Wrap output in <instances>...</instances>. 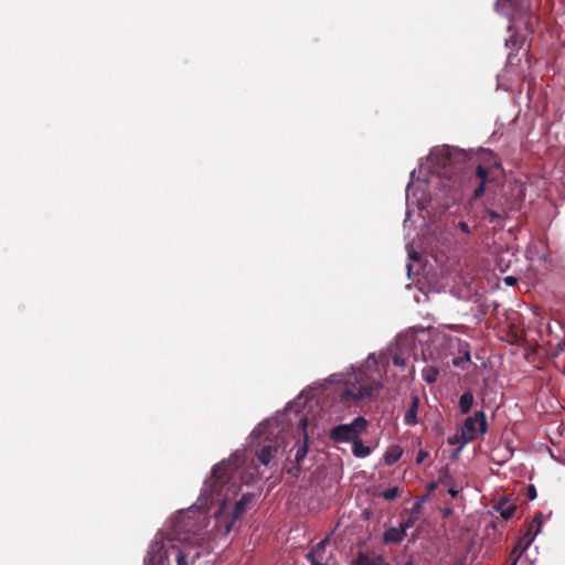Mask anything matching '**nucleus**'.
<instances>
[{
	"mask_svg": "<svg viewBox=\"0 0 565 565\" xmlns=\"http://www.w3.org/2000/svg\"><path fill=\"white\" fill-rule=\"evenodd\" d=\"M498 6L511 21L525 18V29L530 32L534 31L537 18L530 14L531 0H498Z\"/></svg>",
	"mask_w": 565,
	"mask_h": 565,
	"instance_id": "39448f33",
	"label": "nucleus"
},
{
	"mask_svg": "<svg viewBox=\"0 0 565 565\" xmlns=\"http://www.w3.org/2000/svg\"><path fill=\"white\" fill-rule=\"evenodd\" d=\"M445 345L454 350L456 349L458 352V356L452 359V365L460 367L465 362L470 361V347L469 343L457 338V337H446L445 339Z\"/></svg>",
	"mask_w": 565,
	"mask_h": 565,
	"instance_id": "9d476101",
	"label": "nucleus"
},
{
	"mask_svg": "<svg viewBox=\"0 0 565 565\" xmlns=\"http://www.w3.org/2000/svg\"><path fill=\"white\" fill-rule=\"evenodd\" d=\"M504 282L508 286H513L516 282V278H514L513 276H508L504 278Z\"/></svg>",
	"mask_w": 565,
	"mask_h": 565,
	"instance_id": "2f4dec72",
	"label": "nucleus"
},
{
	"mask_svg": "<svg viewBox=\"0 0 565 565\" xmlns=\"http://www.w3.org/2000/svg\"><path fill=\"white\" fill-rule=\"evenodd\" d=\"M542 523H543V515L541 512H539L534 515L533 520L529 524L527 531L525 532V534L522 537L527 539L529 543L532 544L536 534L541 530Z\"/></svg>",
	"mask_w": 565,
	"mask_h": 565,
	"instance_id": "ddd939ff",
	"label": "nucleus"
},
{
	"mask_svg": "<svg viewBox=\"0 0 565 565\" xmlns=\"http://www.w3.org/2000/svg\"><path fill=\"white\" fill-rule=\"evenodd\" d=\"M458 228L463 233V234H470L471 233V230H470V226L468 225L467 222L465 221H460L458 223Z\"/></svg>",
	"mask_w": 565,
	"mask_h": 565,
	"instance_id": "7c9ffc66",
	"label": "nucleus"
},
{
	"mask_svg": "<svg viewBox=\"0 0 565 565\" xmlns=\"http://www.w3.org/2000/svg\"><path fill=\"white\" fill-rule=\"evenodd\" d=\"M392 362L396 366H401V367L406 366V359L404 356L399 355V354H395L392 358Z\"/></svg>",
	"mask_w": 565,
	"mask_h": 565,
	"instance_id": "cd10ccee",
	"label": "nucleus"
},
{
	"mask_svg": "<svg viewBox=\"0 0 565 565\" xmlns=\"http://www.w3.org/2000/svg\"><path fill=\"white\" fill-rule=\"evenodd\" d=\"M286 452V444L279 431H270L264 439L263 445L256 452L258 462L266 467L277 466V460Z\"/></svg>",
	"mask_w": 565,
	"mask_h": 565,
	"instance_id": "20e7f679",
	"label": "nucleus"
},
{
	"mask_svg": "<svg viewBox=\"0 0 565 565\" xmlns=\"http://www.w3.org/2000/svg\"><path fill=\"white\" fill-rule=\"evenodd\" d=\"M198 535H199V534H198L195 531H193V539H192V542H193V543H194V542H196V541H199Z\"/></svg>",
	"mask_w": 565,
	"mask_h": 565,
	"instance_id": "c9c22d12",
	"label": "nucleus"
},
{
	"mask_svg": "<svg viewBox=\"0 0 565 565\" xmlns=\"http://www.w3.org/2000/svg\"><path fill=\"white\" fill-rule=\"evenodd\" d=\"M403 455V449L398 445L388 447L384 455V461L386 465L392 466L396 463Z\"/></svg>",
	"mask_w": 565,
	"mask_h": 565,
	"instance_id": "a211bd4d",
	"label": "nucleus"
},
{
	"mask_svg": "<svg viewBox=\"0 0 565 565\" xmlns=\"http://www.w3.org/2000/svg\"><path fill=\"white\" fill-rule=\"evenodd\" d=\"M328 543V537L323 539L319 543H317L306 555L307 558H323V555L326 553V546Z\"/></svg>",
	"mask_w": 565,
	"mask_h": 565,
	"instance_id": "aec40b11",
	"label": "nucleus"
},
{
	"mask_svg": "<svg viewBox=\"0 0 565 565\" xmlns=\"http://www.w3.org/2000/svg\"><path fill=\"white\" fill-rule=\"evenodd\" d=\"M405 565H414V562L412 559L407 561Z\"/></svg>",
	"mask_w": 565,
	"mask_h": 565,
	"instance_id": "58836bf2",
	"label": "nucleus"
},
{
	"mask_svg": "<svg viewBox=\"0 0 565 565\" xmlns=\"http://www.w3.org/2000/svg\"><path fill=\"white\" fill-rule=\"evenodd\" d=\"M447 443L449 445H459L458 450H460L466 444L470 443V439L466 435L461 436V429L457 431L454 436L448 437Z\"/></svg>",
	"mask_w": 565,
	"mask_h": 565,
	"instance_id": "5701e85b",
	"label": "nucleus"
},
{
	"mask_svg": "<svg viewBox=\"0 0 565 565\" xmlns=\"http://www.w3.org/2000/svg\"><path fill=\"white\" fill-rule=\"evenodd\" d=\"M200 556V553L199 552H195L193 555H192V558L195 559V558H199Z\"/></svg>",
	"mask_w": 565,
	"mask_h": 565,
	"instance_id": "4c0bfd02",
	"label": "nucleus"
},
{
	"mask_svg": "<svg viewBox=\"0 0 565 565\" xmlns=\"http://www.w3.org/2000/svg\"><path fill=\"white\" fill-rule=\"evenodd\" d=\"M449 494L452 497V498H456L458 495V490L454 489V488H450L448 490Z\"/></svg>",
	"mask_w": 565,
	"mask_h": 565,
	"instance_id": "72a5a7b5",
	"label": "nucleus"
},
{
	"mask_svg": "<svg viewBox=\"0 0 565 565\" xmlns=\"http://www.w3.org/2000/svg\"><path fill=\"white\" fill-rule=\"evenodd\" d=\"M537 495L536 488L533 484H529L526 488V497L529 500H534Z\"/></svg>",
	"mask_w": 565,
	"mask_h": 565,
	"instance_id": "c85d7f7f",
	"label": "nucleus"
},
{
	"mask_svg": "<svg viewBox=\"0 0 565 565\" xmlns=\"http://www.w3.org/2000/svg\"><path fill=\"white\" fill-rule=\"evenodd\" d=\"M239 490L237 481L232 476L231 465L222 461L214 466L211 477L204 482L203 491L212 501L225 503L234 498Z\"/></svg>",
	"mask_w": 565,
	"mask_h": 565,
	"instance_id": "f03ea898",
	"label": "nucleus"
},
{
	"mask_svg": "<svg viewBox=\"0 0 565 565\" xmlns=\"http://www.w3.org/2000/svg\"><path fill=\"white\" fill-rule=\"evenodd\" d=\"M246 502H247L246 498L243 497L239 501H237L235 503V507L233 509V521L227 526V530H230L233 522H235L238 518H241L243 515V513L245 512Z\"/></svg>",
	"mask_w": 565,
	"mask_h": 565,
	"instance_id": "b1692460",
	"label": "nucleus"
},
{
	"mask_svg": "<svg viewBox=\"0 0 565 565\" xmlns=\"http://www.w3.org/2000/svg\"><path fill=\"white\" fill-rule=\"evenodd\" d=\"M415 523L414 518L409 516L399 524V527L391 526L383 534L384 544H399L406 536V532Z\"/></svg>",
	"mask_w": 565,
	"mask_h": 565,
	"instance_id": "9b49d317",
	"label": "nucleus"
},
{
	"mask_svg": "<svg viewBox=\"0 0 565 565\" xmlns=\"http://www.w3.org/2000/svg\"><path fill=\"white\" fill-rule=\"evenodd\" d=\"M475 403L473 394L470 391L465 392L459 398V408L461 414H468Z\"/></svg>",
	"mask_w": 565,
	"mask_h": 565,
	"instance_id": "6ab92c4d",
	"label": "nucleus"
},
{
	"mask_svg": "<svg viewBox=\"0 0 565 565\" xmlns=\"http://www.w3.org/2000/svg\"><path fill=\"white\" fill-rule=\"evenodd\" d=\"M343 387L339 396L347 406H356L361 401L373 399L383 388L381 381L365 367L352 369L343 375Z\"/></svg>",
	"mask_w": 565,
	"mask_h": 565,
	"instance_id": "f257e3e1",
	"label": "nucleus"
},
{
	"mask_svg": "<svg viewBox=\"0 0 565 565\" xmlns=\"http://www.w3.org/2000/svg\"><path fill=\"white\" fill-rule=\"evenodd\" d=\"M495 510L504 520H510L514 515L516 507L507 499H500L495 504Z\"/></svg>",
	"mask_w": 565,
	"mask_h": 565,
	"instance_id": "4468645a",
	"label": "nucleus"
},
{
	"mask_svg": "<svg viewBox=\"0 0 565 565\" xmlns=\"http://www.w3.org/2000/svg\"><path fill=\"white\" fill-rule=\"evenodd\" d=\"M352 454L358 458H365L371 454V448L369 446H365L359 438L353 443Z\"/></svg>",
	"mask_w": 565,
	"mask_h": 565,
	"instance_id": "412c9836",
	"label": "nucleus"
},
{
	"mask_svg": "<svg viewBox=\"0 0 565 565\" xmlns=\"http://www.w3.org/2000/svg\"><path fill=\"white\" fill-rule=\"evenodd\" d=\"M419 406V399L417 396L412 398L409 408L407 409L404 422L406 425L413 426L417 424V409Z\"/></svg>",
	"mask_w": 565,
	"mask_h": 565,
	"instance_id": "f3484780",
	"label": "nucleus"
},
{
	"mask_svg": "<svg viewBox=\"0 0 565 565\" xmlns=\"http://www.w3.org/2000/svg\"><path fill=\"white\" fill-rule=\"evenodd\" d=\"M398 494H399L398 488L392 487V488L384 490L381 495L383 499L391 501V500H394L395 498H397Z\"/></svg>",
	"mask_w": 565,
	"mask_h": 565,
	"instance_id": "a878e982",
	"label": "nucleus"
},
{
	"mask_svg": "<svg viewBox=\"0 0 565 565\" xmlns=\"http://www.w3.org/2000/svg\"><path fill=\"white\" fill-rule=\"evenodd\" d=\"M307 424H308L307 417H301L299 419V425H298L299 438L290 449V452H292L295 450V459H294V463L290 467L286 468V472L288 475L292 476L294 478L299 477L300 471H301L300 463L306 458V456L308 454V435L306 431Z\"/></svg>",
	"mask_w": 565,
	"mask_h": 565,
	"instance_id": "6e6552de",
	"label": "nucleus"
},
{
	"mask_svg": "<svg viewBox=\"0 0 565 565\" xmlns=\"http://www.w3.org/2000/svg\"><path fill=\"white\" fill-rule=\"evenodd\" d=\"M501 173V161L495 153L484 150L480 162L476 164L469 175L468 185L471 186V200H479L486 192L487 184L494 182Z\"/></svg>",
	"mask_w": 565,
	"mask_h": 565,
	"instance_id": "7ed1b4c3",
	"label": "nucleus"
},
{
	"mask_svg": "<svg viewBox=\"0 0 565 565\" xmlns=\"http://www.w3.org/2000/svg\"><path fill=\"white\" fill-rule=\"evenodd\" d=\"M518 559H519V557H518V555H516V556L514 557L513 562H512L510 565H516V564H518Z\"/></svg>",
	"mask_w": 565,
	"mask_h": 565,
	"instance_id": "e433bc0d",
	"label": "nucleus"
},
{
	"mask_svg": "<svg viewBox=\"0 0 565 565\" xmlns=\"http://www.w3.org/2000/svg\"><path fill=\"white\" fill-rule=\"evenodd\" d=\"M443 174L452 179L457 173L465 171L470 166L471 158L468 152L458 148L446 147L441 150Z\"/></svg>",
	"mask_w": 565,
	"mask_h": 565,
	"instance_id": "423d86ee",
	"label": "nucleus"
},
{
	"mask_svg": "<svg viewBox=\"0 0 565 565\" xmlns=\"http://www.w3.org/2000/svg\"><path fill=\"white\" fill-rule=\"evenodd\" d=\"M427 457H428V451L422 449V450L418 451L415 461H416L417 465H420V463H423L425 461V459Z\"/></svg>",
	"mask_w": 565,
	"mask_h": 565,
	"instance_id": "c756f323",
	"label": "nucleus"
},
{
	"mask_svg": "<svg viewBox=\"0 0 565 565\" xmlns=\"http://www.w3.org/2000/svg\"><path fill=\"white\" fill-rule=\"evenodd\" d=\"M439 375V370L436 366L429 365L423 369L422 376L424 381L428 384H433L437 381Z\"/></svg>",
	"mask_w": 565,
	"mask_h": 565,
	"instance_id": "4be33fe9",
	"label": "nucleus"
},
{
	"mask_svg": "<svg viewBox=\"0 0 565 565\" xmlns=\"http://www.w3.org/2000/svg\"><path fill=\"white\" fill-rule=\"evenodd\" d=\"M513 207L500 206L498 210L486 207L484 209V217L490 222L494 223L497 221H502L507 215L509 210Z\"/></svg>",
	"mask_w": 565,
	"mask_h": 565,
	"instance_id": "dca6fc26",
	"label": "nucleus"
},
{
	"mask_svg": "<svg viewBox=\"0 0 565 565\" xmlns=\"http://www.w3.org/2000/svg\"><path fill=\"white\" fill-rule=\"evenodd\" d=\"M525 38L518 33H512L509 39L505 40V46L510 50L508 60L510 63L513 62L514 52L518 53L524 45Z\"/></svg>",
	"mask_w": 565,
	"mask_h": 565,
	"instance_id": "f8f14e48",
	"label": "nucleus"
},
{
	"mask_svg": "<svg viewBox=\"0 0 565 565\" xmlns=\"http://www.w3.org/2000/svg\"><path fill=\"white\" fill-rule=\"evenodd\" d=\"M307 559L310 562L311 565H328V564H323L320 558L315 557V558H307Z\"/></svg>",
	"mask_w": 565,
	"mask_h": 565,
	"instance_id": "473e14b6",
	"label": "nucleus"
},
{
	"mask_svg": "<svg viewBox=\"0 0 565 565\" xmlns=\"http://www.w3.org/2000/svg\"><path fill=\"white\" fill-rule=\"evenodd\" d=\"M530 545H531V543H529L527 539L520 537L519 541L516 542L515 546L513 547L511 554L512 555L515 554V555H518V557H520L521 554L523 552H525Z\"/></svg>",
	"mask_w": 565,
	"mask_h": 565,
	"instance_id": "393cba45",
	"label": "nucleus"
},
{
	"mask_svg": "<svg viewBox=\"0 0 565 565\" xmlns=\"http://www.w3.org/2000/svg\"><path fill=\"white\" fill-rule=\"evenodd\" d=\"M382 564H383L382 555L370 556L369 554H366L364 552H359L356 555V558L352 563V565H382Z\"/></svg>",
	"mask_w": 565,
	"mask_h": 565,
	"instance_id": "2eb2a0df",
	"label": "nucleus"
},
{
	"mask_svg": "<svg viewBox=\"0 0 565 565\" xmlns=\"http://www.w3.org/2000/svg\"><path fill=\"white\" fill-rule=\"evenodd\" d=\"M409 257H411L412 259H414V260H418V259H419L418 254H417L416 252H414V250L409 254Z\"/></svg>",
	"mask_w": 565,
	"mask_h": 565,
	"instance_id": "f704fd0d",
	"label": "nucleus"
},
{
	"mask_svg": "<svg viewBox=\"0 0 565 565\" xmlns=\"http://www.w3.org/2000/svg\"><path fill=\"white\" fill-rule=\"evenodd\" d=\"M487 431V418L482 411H478L473 416L465 419L461 428V436L466 435L470 441H473L479 434Z\"/></svg>",
	"mask_w": 565,
	"mask_h": 565,
	"instance_id": "1a4fd4ad",
	"label": "nucleus"
},
{
	"mask_svg": "<svg viewBox=\"0 0 565 565\" xmlns=\"http://www.w3.org/2000/svg\"><path fill=\"white\" fill-rule=\"evenodd\" d=\"M367 420L362 417H355L350 424H341L334 426L330 433L329 437L334 443H354L360 438V435L364 433L367 428Z\"/></svg>",
	"mask_w": 565,
	"mask_h": 565,
	"instance_id": "0eeeda50",
	"label": "nucleus"
},
{
	"mask_svg": "<svg viewBox=\"0 0 565 565\" xmlns=\"http://www.w3.org/2000/svg\"><path fill=\"white\" fill-rule=\"evenodd\" d=\"M189 556H190V552H186L185 550L180 551L177 555L178 565H189L188 564Z\"/></svg>",
	"mask_w": 565,
	"mask_h": 565,
	"instance_id": "bb28decb",
	"label": "nucleus"
},
{
	"mask_svg": "<svg viewBox=\"0 0 565 565\" xmlns=\"http://www.w3.org/2000/svg\"><path fill=\"white\" fill-rule=\"evenodd\" d=\"M382 565H390V564L386 563L385 559L383 558V564Z\"/></svg>",
	"mask_w": 565,
	"mask_h": 565,
	"instance_id": "ea45409f",
	"label": "nucleus"
}]
</instances>
